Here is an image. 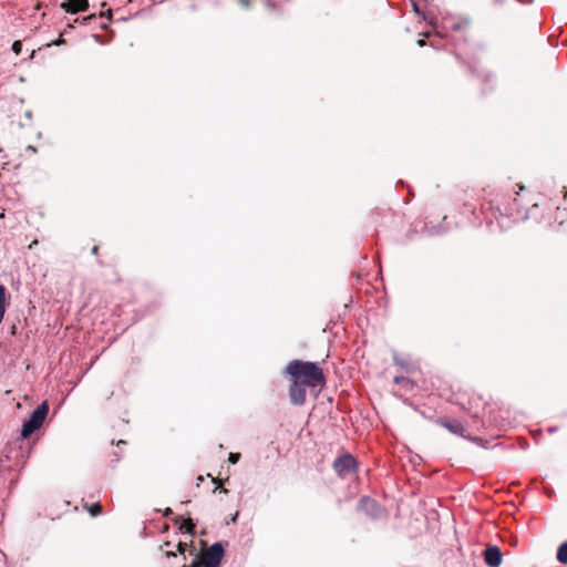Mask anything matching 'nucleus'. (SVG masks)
Segmentation results:
<instances>
[{"mask_svg": "<svg viewBox=\"0 0 567 567\" xmlns=\"http://www.w3.org/2000/svg\"><path fill=\"white\" fill-rule=\"evenodd\" d=\"M224 553L221 543H214L200 557L193 560L190 567H219Z\"/></svg>", "mask_w": 567, "mask_h": 567, "instance_id": "3", "label": "nucleus"}, {"mask_svg": "<svg viewBox=\"0 0 567 567\" xmlns=\"http://www.w3.org/2000/svg\"><path fill=\"white\" fill-rule=\"evenodd\" d=\"M497 213L503 216L518 217L522 212L517 204V198H514L512 203H502L496 206Z\"/></svg>", "mask_w": 567, "mask_h": 567, "instance_id": "7", "label": "nucleus"}, {"mask_svg": "<svg viewBox=\"0 0 567 567\" xmlns=\"http://www.w3.org/2000/svg\"><path fill=\"white\" fill-rule=\"evenodd\" d=\"M165 555L166 557L171 558V557H176L177 556V551H174V550H166L165 551Z\"/></svg>", "mask_w": 567, "mask_h": 567, "instance_id": "19", "label": "nucleus"}, {"mask_svg": "<svg viewBox=\"0 0 567 567\" xmlns=\"http://www.w3.org/2000/svg\"><path fill=\"white\" fill-rule=\"evenodd\" d=\"M49 413V404L47 401L42 402L37 409L31 413L29 420H27L21 430L22 439H28L33 432L39 430L47 415Z\"/></svg>", "mask_w": 567, "mask_h": 567, "instance_id": "2", "label": "nucleus"}, {"mask_svg": "<svg viewBox=\"0 0 567 567\" xmlns=\"http://www.w3.org/2000/svg\"><path fill=\"white\" fill-rule=\"evenodd\" d=\"M556 557L560 564L567 565V540L558 547Z\"/></svg>", "mask_w": 567, "mask_h": 567, "instance_id": "12", "label": "nucleus"}, {"mask_svg": "<svg viewBox=\"0 0 567 567\" xmlns=\"http://www.w3.org/2000/svg\"><path fill=\"white\" fill-rule=\"evenodd\" d=\"M240 4L245 8H247L249 6V1L248 0H240Z\"/></svg>", "mask_w": 567, "mask_h": 567, "instance_id": "22", "label": "nucleus"}, {"mask_svg": "<svg viewBox=\"0 0 567 567\" xmlns=\"http://www.w3.org/2000/svg\"><path fill=\"white\" fill-rule=\"evenodd\" d=\"M286 373L291 379H303L301 382L310 388L324 384L326 378L322 369L317 362L293 360L286 367Z\"/></svg>", "mask_w": 567, "mask_h": 567, "instance_id": "1", "label": "nucleus"}, {"mask_svg": "<svg viewBox=\"0 0 567 567\" xmlns=\"http://www.w3.org/2000/svg\"><path fill=\"white\" fill-rule=\"evenodd\" d=\"M307 386L308 385L301 382L300 380L291 379V384L289 388V398L292 404L302 405L306 402Z\"/></svg>", "mask_w": 567, "mask_h": 567, "instance_id": "5", "label": "nucleus"}, {"mask_svg": "<svg viewBox=\"0 0 567 567\" xmlns=\"http://www.w3.org/2000/svg\"><path fill=\"white\" fill-rule=\"evenodd\" d=\"M449 28H451L453 30H458L461 28V25H460V23H452V24H450L449 21L446 20V21H444L443 29L445 30V29H449Z\"/></svg>", "mask_w": 567, "mask_h": 567, "instance_id": "16", "label": "nucleus"}, {"mask_svg": "<svg viewBox=\"0 0 567 567\" xmlns=\"http://www.w3.org/2000/svg\"><path fill=\"white\" fill-rule=\"evenodd\" d=\"M359 509L371 518H379L383 515V507L373 498L363 496L359 502Z\"/></svg>", "mask_w": 567, "mask_h": 567, "instance_id": "6", "label": "nucleus"}, {"mask_svg": "<svg viewBox=\"0 0 567 567\" xmlns=\"http://www.w3.org/2000/svg\"><path fill=\"white\" fill-rule=\"evenodd\" d=\"M485 563L489 567H497L502 563V553L497 546H489L484 551Z\"/></svg>", "mask_w": 567, "mask_h": 567, "instance_id": "8", "label": "nucleus"}, {"mask_svg": "<svg viewBox=\"0 0 567 567\" xmlns=\"http://www.w3.org/2000/svg\"><path fill=\"white\" fill-rule=\"evenodd\" d=\"M97 249H99V248H97V246H94V247L92 248V254H94V255H95V254L97 252Z\"/></svg>", "mask_w": 567, "mask_h": 567, "instance_id": "24", "label": "nucleus"}, {"mask_svg": "<svg viewBox=\"0 0 567 567\" xmlns=\"http://www.w3.org/2000/svg\"><path fill=\"white\" fill-rule=\"evenodd\" d=\"M169 545H171V544H169L168 542H166V543L164 544V546H165V547H168Z\"/></svg>", "mask_w": 567, "mask_h": 567, "instance_id": "28", "label": "nucleus"}, {"mask_svg": "<svg viewBox=\"0 0 567 567\" xmlns=\"http://www.w3.org/2000/svg\"><path fill=\"white\" fill-rule=\"evenodd\" d=\"M431 45L437 48V44L434 41L431 42Z\"/></svg>", "mask_w": 567, "mask_h": 567, "instance_id": "25", "label": "nucleus"}, {"mask_svg": "<svg viewBox=\"0 0 567 567\" xmlns=\"http://www.w3.org/2000/svg\"><path fill=\"white\" fill-rule=\"evenodd\" d=\"M122 443L124 444V443H125V441L120 440L117 444H122Z\"/></svg>", "mask_w": 567, "mask_h": 567, "instance_id": "27", "label": "nucleus"}, {"mask_svg": "<svg viewBox=\"0 0 567 567\" xmlns=\"http://www.w3.org/2000/svg\"><path fill=\"white\" fill-rule=\"evenodd\" d=\"M412 9H413V11H414L416 14L421 16V17L423 18V20H424V21H426L429 24H431V25L434 28V30H435V32H436L437 34H441V31H439V30H437V25H436V23L434 22L433 17H431L430 14H427V13H425V12L421 11V10H420V8H419V6H417V3H416V2H414V1H412Z\"/></svg>", "mask_w": 567, "mask_h": 567, "instance_id": "11", "label": "nucleus"}, {"mask_svg": "<svg viewBox=\"0 0 567 567\" xmlns=\"http://www.w3.org/2000/svg\"><path fill=\"white\" fill-rule=\"evenodd\" d=\"M417 44H419L420 47L425 45V40H424V39H420V40L417 41Z\"/></svg>", "mask_w": 567, "mask_h": 567, "instance_id": "23", "label": "nucleus"}, {"mask_svg": "<svg viewBox=\"0 0 567 567\" xmlns=\"http://www.w3.org/2000/svg\"><path fill=\"white\" fill-rule=\"evenodd\" d=\"M186 546H187V545H186L185 543H178V545H177V551H178L179 554H184V553H185V549H186Z\"/></svg>", "mask_w": 567, "mask_h": 567, "instance_id": "18", "label": "nucleus"}, {"mask_svg": "<svg viewBox=\"0 0 567 567\" xmlns=\"http://www.w3.org/2000/svg\"><path fill=\"white\" fill-rule=\"evenodd\" d=\"M333 470L340 477H347L357 470V461L350 454H344L333 462Z\"/></svg>", "mask_w": 567, "mask_h": 567, "instance_id": "4", "label": "nucleus"}, {"mask_svg": "<svg viewBox=\"0 0 567 567\" xmlns=\"http://www.w3.org/2000/svg\"><path fill=\"white\" fill-rule=\"evenodd\" d=\"M6 301V288L0 285V306H4Z\"/></svg>", "mask_w": 567, "mask_h": 567, "instance_id": "17", "label": "nucleus"}, {"mask_svg": "<svg viewBox=\"0 0 567 567\" xmlns=\"http://www.w3.org/2000/svg\"><path fill=\"white\" fill-rule=\"evenodd\" d=\"M240 458V454L239 453H230L229 454V457H228V461L231 463V464H236Z\"/></svg>", "mask_w": 567, "mask_h": 567, "instance_id": "15", "label": "nucleus"}, {"mask_svg": "<svg viewBox=\"0 0 567 567\" xmlns=\"http://www.w3.org/2000/svg\"><path fill=\"white\" fill-rule=\"evenodd\" d=\"M87 0H65L62 8L70 13L83 12L87 9Z\"/></svg>", "mask_w": 567, "mask_h": 567, "instance_id": "9", "label": "nucleus"}, {"mask_svg": "<svg viewBox=\"0 0 567 567\" xmlns=\"http://www.w3.org/2000/svg\"><path fill=\"white\" fill-rule=\"evenodd\" d=\"M403 381L409 382V380H406L405 378H399V377H396V378L394 379V382H395V383H400V382H403Z\"/></svg>", "mask_w": 567, "mask_h": 567, "instance_id": "21", "label": "nucleus"}, {"mask_svg": "<svg viewBox=\"0 0 567 567\" xmlns=\"http://www.w3.org/2000/svg\"><path fill=\"white\" fill-rule=\"evenodd\" d=\"M89 512L92 516H97L102 513V505L100 503H95L89 508Z\"/></svg>", "mask_w": 567, "mask_h": 567, "instance_id": "13", "label": "nucleus"}, {"mask_svg": "<svg viewBox=\"0 0 567 567\" xmlns=\"http://www.w3.org/2000/svg\"><path fill=\"white\" fill-rule=\"evenodd\" d=\"M62 43H64V39H63L62 37H60L58 40L53 41V43H52V44H53V45H60V44H62Z\"/></svg>", "mask_w": 567, "mask_h": 567, "instance_id": "20", "label": "nucleus"}, {"mask_svg": "<svg viewBox=\"0 0 567 567\" xmlns=\"http://www.w3.org/2000/svg\"><path fill=\"white\" fill-rule=\"evenodd\" d=\"M12 51L19 55L22 51V43L21 41H14L13 44H12Z\"/></svg>", "mask_w": 567, "mask_h": 567, "instance_id": "14", "label": "nucleus"}, {"mask_svg": "<svg viewBox=\"0 0 567 567\" xmlns=\"http://www.w3.org/2000/svg\"><path fill=\"white\" fill-rule=\"evenodd\" d=\"M440 424L447 429L451 433L460 436H464V433L466 431L462 422L457 420H441Z\"/></svg>", "mask_w": 567, "mask_h": 567, "instance_id": "10", "label": "nucleus"}, {"mask_svg": "<svg viewBox=\"0 0 567 567\" xmlns=\"http://www.w3.org/2000/svg\"><path fill=\"white\" fill-rule=\"evenodd\" d=\"M37 243V240H33V243L30 245V248H32V246L35 245Z\"/></svg>", "mask_w": 567, "mask_h": 567, "instance_id": "26", "label": "nucleus"}]
</instances>
